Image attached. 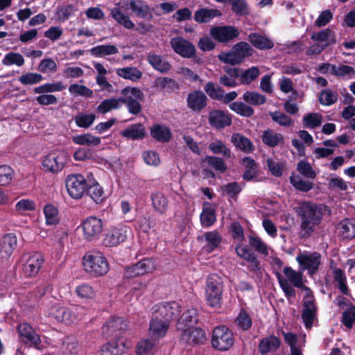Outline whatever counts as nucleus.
<instances>
[{
  "label": "nucleus",
  "mask_w": 355,
  "mask_h": 355,
  "mask_svg": "<svg viewBox=\"0 0 355 355\" xmlns=\"http://www.w3.org/2000/svg\"><path fill=\"white\" fill-rule=\"evenodd\" d=\"M283 272L288 283L290 282L293 286L305 291L302 319L305 328L311 329L313 321L316 318L318 311L313 293L309 287L304 284L302 272L295 271L290 266H285Z\"/></svg>",
  "instance_id": "1"
},
{
  "label": "nucleus",
  "mask_w": 355,
  "mask_h": 355,
  "mask_svg": "<svg viewBox=\"0 0 355 355\" xmlns=\"http://www.w3.org/2000/svg\"><path fill=\"white\" fill-rule=\"evenodd\" d=\"M297 215L301 220V237H309L322 219V206L313 202L303 201L300 203Z\"/></svg>",
  "instance_id": "2"
},
{
  "label": "nucleus",
  "mask_w": 355,
  "mask_h": 355,
  "mask_svg": "<svg viewBox=\"0 0 355 355\" xmlns=\"http://www.w3.org/2000/svg\"><path fill=\"white\" fill-rule=\"evenodd\" d=\"M85 270L94 277L103 276L109 271L107 259L98 251H89L83 258Z\"/></svg>",
  "instance_id": "3"
},
{
  "label": "nucleus",
  "mask_w": 355,
  "mask_h": 355,
  "mask_svg": "<svg viewBox=\"0 0 355 355\" xmlns=\"http://www.w3.org/2000/svg\"><path fill=\"white\" fill-rule=\"evenodd\" d=\"M223 292V282L221 278L216 274L209 275L205 286L207 305L213 308L220 307L222 303Z\"/></svg>",
  "instance_id": "4"
},
{
  "label": "nucleus",
  "mask_w": 355,
  "mask_h": 355,
  "mask_svg": "<svg viewBox=\"0 0 355 355\" xmlns=\"http://www.w3.org/2000/svg\"><path fill=\"white\" fill-rule=\"evenodd\" d=\"M121 104L125 105L129 113L139 114L142 109L140 101H143L145 97L143 92L137 87H126L121 90Z\"/></svg>",
  "instance_id": "5"
},
{
  "label": "nucleus",
  "mask_w": 355,
  "mask_h": 355,
  "mask_svg": "<svg viewBox=\"0 0 355 355\" xmlns=\"http://www.w3.org/2000/svg\"><path fill=\"white\" fill-rule=\"evenodd\" d=\"M234 336L232 331L225 325L216 327L212 332V347L220 352L229 350L234 343Z\"/></svg>",
  "instance_id": "6"
},
{
  "label": "nucleus",
  "mask_w": 355,
  "mask_h": 355,
  "mask_svg": "<svg viewBox=\"0 0 355 355\" xmlns=\"http://www.w3.org/2000/svg\"><path fill=\"white\" fill-rule=\"evenodd\" d=\"M69 160V157L65 151L53 150L43 157L42 168L46 172L58 173L63 170Z\"/></svg>",
  "instance_id": "7"
},
{
  "label": "nucleus",
  "mask_w": 355,
  "mask_h": 355,
  "mask_svg": "<svg viewBox=\"0 0 355 355\" xmlns=\"http://www.w3.org/2000/svg\"><path fill=\"white\" fill-rule=\"evenodd\" d=\"M180 306L176 302H162L152 308V318L162 320L170 324L180 313Z\"/></svg>",
  "instance_id": "8"
},
{
  "label": "nucleus",
  "mask_w": 355,
  "mask_h": 355,
  "mask_svg": "<svg viewBox=\"0 0 355 355\" xmlns=\"http://www.w3.org/2000/svg\"><path fill=\"white\" fill-rule=\"evenodd\" d=\"M87 181L85 178L79 173L69 175L65 182L67 192L73 199H80L86 193Z\"/></svg>",
  "instance_id": "9"
},
{
  "label": "nucleus",
  "mask_w": 355,
  "mask_h": 355,
  "mask_svg": "<svg viewBox=\"0 0 355 355\" xmlns=\"http://www.w3.org/2000/svg\"><path fill=\"white\" fill-rule=\"evenodd\" d=\"M17 330L20 339L24 344H28L30 347L37 350L44 349V346L42 345L40 336L28 323H20L18 324Z\"/></svg>",
  "instance_id": "10"
},
{
  "label": "nucleus",
  "mask_w": 355,
  "mask_h": 355,
  "mask_svg": "<svg viewBox=\"0 0 355 355\" xmlns=\"http://www.w3.org/2000/svg\"><path fill=\"white\" fill-rule=\"evenodd\" d=\"M155 269V261L151 258H144L137 263L125 268L124 278L132 279L152 272Z\"/></svg>",
  "instance_id": "11"
},
{
  "label": "nucleus",
  "mask_w": 355,
  "mask_h": 355,
  "mask_svg": "<svg viewBox=\"0 0 355 355\" xmlns=\"http://www.w3.org/2000/svg\"><path fill=\"white\" fill-rule=\"evenodd\" d=\"M25 262L22 265V271L25 277H32L36 276L42 268L44 259L40 252H33L24 256Z\"/></svg>",
  "instance_id": "12"
},
{
  "label": "nucleus",
  "mask_w": 355,
  "mask_h": 355,
  "mask_svg": "<svg viewBox=\"0 0 355 355\" xmlns=\"http://www.w3.org/2000/svg\"><path fill=\"white\" fill-rule=\"evenodd\" d=\"M180 342L186 345H200L206 340V334L198 327H187L181 329Z\"/></svg>",
  "instance_id": "13"
},
{
  "label": "nucleus",
  "mask_w": 355,
  "mask_h": 355,
  "mask_svg": "<svg viewBox=\"0 0 355 355\" xmlns=\"http://www.w3.org/2000/svg\"><path fill=\"white\" fill-rule=\"evenodd\" d=\"M235 251L239 257L249 263L247 268L250 272L257 274L261 271V261L254 252L241 243L236 245Z\"/></svg>",
  "instance_id": "14"
},
{
  "label": "nucleus",
  "mask_w": 355,
  "mask_h": 355,
  "mask_svg": "<svg viewBox=\"0 0 355 355\" xmlns=\"http://www.w3.org/2000/svg\"><path fill=\"white\" fill-rule=\"evenodd\" d=\"M208 122L211 128L220 130L232 125V117L227 112L214 109L209 112Z\"/></svg>",
  "instance_id": "15"
},
{
  "label": "nucleus",
  "mask_w": 355,
  "mask_h": 355,
  "mask_svg": "<svg viewBox=\"0 0 355 355\" xmlns=\"http://www.w3.org/2000/svg\"><path fill=\"white\" fill-rule=\"evenodd\" d=\"M128 230V227L125 225L110 228L104 235L103 244L106 247H114L119 245L126 240Z\"/></svg>",
  "instance_id": "16"
},
{
  "label": "nucleus",
  "mask_w": 355,
  "mask_h": 355,
  "mask_svg": "<svg viewBox=\"0 0 355 355\" xmlns=\"http://www.w3.org/2000/svg\"><path fill=\"white\" fill-rule=\"evenodd\" d=\"M209 99L200 89L190 92L186 99L187 107L192 112L200 113L207 106Z\"/></svg>",
  "instance_id": "17"
},
{
  "label": "nucleus",
  "mask_w": 355,
  "mask_h": 355,
  "mask_svg": "<svg viewBox=\"0 0 355 355\" xmlns=\"http://www.w3.org/2000/svg\"><path fill=\"white\" fill-rule=\"evenodd\" d=\"M84 238L92 241L97 238L103 231L102 220L96 216L87 218L81 224Z\"/></svg>",
  "instance_id": "18"
},
{
  "label": "nucleus",
  "mask_w": 355,
  "mask_h": 355,
  "mask_svg": "<svg viewBox=\"0 0 355 355\" xmlns=\"http://www.w3.org/2000/svg\"><path fill=\"white\" fill-rule=\"evenodd\" d=\"M222 239V235L216 230L206 232L197 237L198 242L205 243L202 250L209 254L213 252L220 246Z\"/></svg>",
  "instance_id": "19"
},
{
  "label": "nucleus",
  "mask_w": 355,
  "mask_h": 355,
  "mask_svg": "<svg viewBox=\"0 0 355 355\" xmlns=\"http://www.w3.org/2000/svg\"><path fill=\"white\" fill-rule=\"evenodd\" d=\"M296 260L303 270H307L310 275H313L321 264V255L316 252L309 255L300 254L296 257Z\"/></svg>",
  "instance_id": "20"
},
{
  "label": "nucleus",
  "mask_w": 355,
  "mask_h": 355,
  "mask_svg": "<svg viewBox=\"0 0 355 355\" xmlns=\"http://www.w3.org/2000/svg\"><path fill=\"white\" fill-rule=\"evenodd\" d=\"M211 37L218 42L227 43L236 38L239 35L238 29L232 26H215L211 28Z\"/></svg>",
  "instance_id": "21"
},
{
  "label": "nucleus",
  "mask_w": 355,
  "mask_h": 355,
  "mask_svg": "<svg viewBox=\"0 0 355 355\" xmlns=\"http://www.w3.org/2000/svg\"><path fill=\"white\" fill-rule=\"evenodd\" d=\"M173 50L182 58H190L196 54L195 46L182 37H175L171 40Z\"/></svg>",
  "instance_id": "22"
},
{
  "label": "nucleus",
  "mask_w": 355,
  "mask_h": 355,
  "mask_svg": "<svg viewBox=\"0 0 355 355\" xmlns=\"http://www.w3.org/2000/svg\"><path fill=\"white\" fill-rule=\"evenodd\" d=\"M127 6L136 17L148 21L153 19L150 6L144 0H130Z\"/></svg>",
  "instance_id": "23"
},
{
  "label": "nucleus",
  "mask_w": 355,
  "mask_h": 355,
  "mask_svg": "<svg viewBox=\"0 0 355 355\" xmlns=\"http://www.w3.org/2000/svg\"><path fill=\"white\" fill-rule=\"evenodd\" d=\"M170 324L163 320L152 318L150 321L148 336L158 340L166 334Z\"/></svg>",
  "instance_id": "24"
},
{
  "label": "nucleus",
  "mask_w": 355,
  "mask_h": 355,
  "mask_svg": "<svg viewBox=\"0 0 355 355\" xmlns=\"http://www.w3.org/2000/svg\"><path fill=\"white\" fill-rule=\"evenodd\" d=\"M200 220L203 227H210L216 221V206L205 201L202 204V211L200 215Z\"/></svg>",
  "instance_id": "25"
},
{
  "label": "nucleus",
  "mask_w": 355,
  "mask_h": 355,
  "mask_svg": "<svg viewBox=\"0 0 355 355\" xmlns=\"http://www.w3.org/2000/svg\"><path fill=\"white\" fill-rule=\"evenodd\" d=\"M126 349L124 340L118 338L104 345L101 349V355H122Z\"/></svg>",
  "instance_id": "26"
},
{
  "label": "nucleus",
  "mask_w": 355,
  "mask_h": 355,
  "mask_svg": "<svg viewBox=\"0 0 355 355\" xmlns=\"http://www.w3.org/2000/svg\"><path fill=\"white\" fill-rule=\"evenodd\" d=\"M17 237L12 234H6L0 241V256L1 258L10 257L17 247Z\"/></svg>",
  "instance_id": "27"
},
{
  "label": "nucleus",
  "mask_w": 355,
  "mask_h": 355,
  "mask_svg": "<svg viewBox=\"0 0 355 355\" xmlns=\"http://www.w3.org/2000/svg\"><path fill=\"white\" fill-rule=\"evenodd\" d=\"M198 322V313L196 309L191 308L184 311L178 320L177 329L191 327L196 324Z\"/></svg>",
  "instance_id": "28"
},
{
  "label": "nucleus",
  "mask_w": 355,
  "mask_h": 355,
  "mask_svg": "<svg viewBox=\"0 0 355 355\" xmlns=\"http://www.w3.org/2000/svg\"><path fill=\"white\" fill-rule=\"evenodd\" d=\"M85 193H87V195L89 196L96 204H101L106 199L103 187L95 179H93L92 181H89V184H87Z\"/></svg>",
  "instance_id": "29"
},
{
  "label": "nucleus",
  "mask_w": 355,
  "mask_h": 355,
  "mask_svg": "<svg viewBox=\"0 0 355 355\" xmlns=\"http://www.w3.org/2000/svg\"><path fill=\"white\" fill-rule=\"evenodd\" d=\"M120 135L128 139L140 140L143 139L146 135V132L144 126L139 123L130 125L128 128L123 130Z\"/></svg>",
  "instance_id": "30"
},
{
  "label": "nucleus",
  "mask_w": 355,
  "mask_h": 355,
  "mask_svg": "<svg viewBox=\"0 0 355 355\" xmlns=\"http://www.w3.org/2000/svg\"><path fill=\"white\" fill-rule=\"evenodd\" d=\"M221 15L222 12L218 9L202 8L195 12L193 19L199 24H206Z\"/></svg>",
  "instance_id": "31"
},
{
  "label": "nucleus",
  "mask_w": 355,
  "mask_h": 355,
  "mask_svg": "<svg viewBox=\"0 0 355 355\" xmlns=\"http://www.w3.org/2000/svg\"><path fill=\"white\" fill-rule=\"evenodd\" d=\"M152 206L155 212L164 215L166 214L168 207V200L162 192L157 191L150 195Z\"/></svg>",
  "instance_id": "32"
},
{
  "label": "nucleus",
  "mask_w": 355,
  "mask_h": 355,
  "mask_svg": "<svg viewBox=\"0 0 355 355\" xmlns=\"http://www.w3.org/2000/svg\"><path fill=\"white\" fill-rule=\"evenodd\" d=\"M50 314L58 321L69 324L73 322L74 315L71 311L64 306H53Z\"/></svg>",
  "instance_id": "33"
},
{
  "label": "nucleus",
  "mask_w": 355,
  "mask_h": 355,
  "mask_svg": "<svg viewBox=\"0 0 355 355\" xmlns=\"http://www.w3.org/2000/svg\"><path fill=\"white\" fill-rule=\"evenodd\" d=\"M280 345L281 340L278 337L271 335L261 340L258 350L261 355H265L270 352L277 350Z\"/></svg>",
  "instance_id": "34"
},
{
  "label": "nucleus",
  "mask_w": 355,
  "mask_h": 355,
  "mask_svg": "<svg viewBox=\"0 0 355 355\" xmlns=\"http://www.w3.org/2000/svg\"><path fill=\"white\" fill-rule=\"evenodd\" d=\"M248 40L253 46L259 50H269L274 47V43L268 37L257 33H252L248 37Z\"/></svg>",
  "instance_id": "35"
},
{
  "label": "nucleus",
  "mask_w": 355,
  "mask_h": 355,
  "mask_svg": "<svg viewBox=\"0 0 355 355\" xmlns=\"http://www.w3.org/2000/svg\"><path fill=\"white\" fill-rule=\"evenodd\" d=\"M241 164L245 167L243 174V179L246 181H251L259 175L258 164L255 160L250 157H244Z\"/></svg>",
  "instance_id": "36"
},
{
  "label": "nucleus",
  "mask_w": 355,
  "mask_h": 355,
  "mask_svg": "<svg viewBox=\"0 0 355 355\" xmlns=\"http://www.w3.org/2000/svg\"><path fill=\"white\" fill-rule=\"evenodd\" d=\"M147 61L155 70L162 73H166L171 69V65L168 62L164 60L160 55L154 53L148 54Z\"/></svg>",
  "instance_id": "37"
},
{
  "label": "nucleus",
  "mask_w": 355,
  "mask_h": 355,
  "mask_svg": "<svg viewBox=\"0 0 355 355\" xmlns=\"http://www.w3.org/2000/svg\"><path fill=\"white\" fill-rule=\"evenodd\" d=\"M154 86L162 92L172 93L180 89V85L174 79L168 77H157Z\"/></svg>",
  "instance_id": "38"
},
{
  "label": "nucleus",
  "mask_w": 355,
  "mask_h": 355,
  "mask_svg": "<svg viewBox=\"0 0 355 355\" xmlns=\"http://www.w3.org/2000/svg\"><path fill=\"white\" fill-rule=\"evenodd\" d=\"M150 135L156 141L166 143L170 141L171 132L167 126L155 124L150 128Z\"/></svg>",
  "instance_id": "39"
},
{
  "label": "nucleus",
  "mask_w": 355,
  "mask_h": 355,
  "mask_svg": "<svg viewBox=\"0 0 355 355\" xmlns=\"http://www.w3.org/2000/svg\"><path fill=\"white\" fill-rule=\"evenodd\" d=\"M231 141L236 148L243 152L252 153L254 150L252 142L248 137L239 133L233 134Z\"/></svg>",
  "instance_id": "40"
},
{
  "label": "nucleus",
  "mask_w": 355,
  "mask_h": 355,
  "mask_svg": "<svg viewBox=\"0 0 355 355\" xmlns=\"http://www.w3.org/2000/svg\"><path fill=\"white\" fill-rule=\"evenodd\" d=\"M261 140L265 145L270 148L284 144L282 135L275 132L271 129H267L263 132Z\"/></svg>",
  "instance_id": "41"
},
{
  "label": "nucleus",
  "mask_w": 355,
  "mask_h": 355,
  "mask_svg": "<svg viewBox=\"0 0 355 355\" xmlns=\"http://www.w3.org/2000/svg\"><path fill=\"white\" fill-rule=\"evenodd\" d=\"M311 39L316 42H324V44H328V46L336 43L335 33L329 28L313 33L311 35Z\"/></svg>",
  "instance_id": "42"
},
{
  "label": "nucleus",
  "mask_w": 355,
  "mask_h": 355,
  "mask_svg": "<svg viewBox=\"0 0 355 355\" xmlns=\"http://www.w3.org/2000/svg\"><path fill=\"white\" fill-rule=\"evenodd\" d=\"M72 140L76 144L89 147L98 146L101 141L100 137L94 136L90 133L76 135L72 137Z\"/></svg>",
  "instance_id": "43"
},
{
  "label": "nucleus",
  "mask_w": 355,
  "mask_h": 355,
  "mask_svg": "<svg viewBox=\"0 0 355 355\" xmlns=\"http://www.w3.org/2000/svg\"><path fill=\"white\" fill-rule=\"evenodd\" d=\"M119 52L117 47L113 44H101L92 47L89 53L96 58H102L106 55H114Z\"/></svg>",
  "instance_id": "44"
},
{
  "label": "nucleus",
  "mask_w": 355,
  "mask_h": 355,
  "mask_svg": "<svg viewBox=\"0 0 355 355\" xmlns=\"http://www.w3.org/2000/svg\"><path fill=\"white\" fill-rule=\"evenodd\" d=\"M47 225H55L60 223L59 211L57 207L49 203L43 209Z\"/></svg>",
  "instance_id": "45"
},
{
  "label": "nucleus",
  "mask_w": 355,
  "mask_h": 355,
  "mask_svg": "<svg viewBox=\"0 0 355 355\" xmlns=\"http://www.w3.org/2000/svg\"><path fill=\"white\" fill-rule=\"evenodd\" d=\"M204 91L211 99L220 101L222 99L224 89L216 83L209 81L204 85Z\"/></svg>",
  "instance_id": "46"
},
{
  "label": "nucleus",
  "mask_w": 355,
  "mask_h": 355,
  "mask_svg": "<svg viewBox=\"0 0 355 355\" xmlns=\"http://www.w3.org/2000/svg\"><path fill=\"white\" fill-rule=\"evenodd\" d=\"M120 97L119 98H107L101 102L97 107V112L104 114L112 110H118L121 107Z\"/></svg>",
  "instance_id": "47"
},
{
  "label": "nucleus",
  "mask_w": 355,
  "mask_h": 355,
  "mask_svg": "<svg viewBox=\"0 0 355 355\" xmlns=\"http://www.w3.org/2000/svg\"><path fill=\"white\" fill-rule=\"evenodd\" d=\"M66 87L60 81L45 83L34 88L35 94H47L64 90Z\"/></svg>",
  "instance_id": "48"
},
{
  "label": "nucleus",
  "mask_w": 355,
  "mask_h": 355,
  "mask_svg": "<svg viewBox=\"0 0 355 355\" xmlns=\"http://www.w3.org/2000/svg\"><path fill=\"white\" fill-rule=\"evenodd\" d=\"M229 107L231 110L244 117H251L254 113V110L251 106L243 102H233L230 104Z\"/></svg>",
  "instance_id": "49"
},
{
  "label": "nucleus",
  "mask_w": 355,
  "mask_h": 355,
  "mask_svg": "<svg viewBox=\"0 0 355 355\" xmlns=\"http://www.w3.org/2000/svg\"><path fill=\"white\" fill-rule=\"evenodd\" d=\"M243 100L252 105L259 106L266 102V97L257 92H245L242 97Z\"/></svg>",
  "instance_id": "50"
},
{
  "label": "nucleus",
  "mask_w": 355,
  "mask_h": 355,
  "mask_svg": "<svg viewBox=\"0 0 355 355\" xmlns=\"http://www.w3.org/2000/svg\"><path fill=\"white\" fill-rule=\"evenodd\" d=\"M334 279L338 283L339 290L345 295L349 293V288L347 285V278L344 270L339 268H335L333 270Z\"/></svg>",
  "instance_id": "51"
},
{
  "label": "nucleus",
  "mask_w": 355,
  "mask_h": 355,
  "mask_svg": "<svg viewBox=\"0 0 355 355\" xmlns=\"http://www.w3.org/2000/svg\"><path fill=\"white\" fill-rule=\"evenodd\" d=\"M116 73L124 79L136 81L142 76V73L136 67H125L118 69Z\"/></svg>",
  "instance_id": "52"
},
{
  "label": "nucleus",
  "mask_w": 355,
  "mask_h": 355,
  "mask_svg": "<svg viewBox=\"0 0 355 355\" xmlns=\"http://www.w3.org/2000/svg\"><path fill=\"white\" fill-rule=\"evenodd\" d=\"M249 245L258 253L264 256H268L269 254L268 248L262 239L258 236L249 235Z\"/></svg>",
  "instance_id": "53"
},
{
  "label": "nucleus",
  "mask_w": 355,
  "mask_h": 355,
  "mask_svg": "<svg viewBox=\"0 0 355 355\" xmlns=\"http://www.w3.org/2000/svg\"><path fill=\"white\" fill-rule=\"evenodd\" d=\"M340 232L343 236L347 239H352L355 237V220L347 218L340 223Z\"/></svg>",
  "instance_id": "54"
},
{
  "label": "nucleus",
  "mask_w": 355,
  "mask_h": 355,
  "mask_svg": "<svg viewBox=\"0 0 355 355\" xmlns=\"http://www.w3.org/2000/svg\"><path fill=\"white\" fill-rule=\"evenodd\" d=\"M234 49L241 63L245 58L251 56L253 53V49L245 42H240L234 46Z\"/></svg>",
  "instance_id": "55"
},
{
  "label": "nucleus",
  "mask_w": 355,
  "mask_h": 355,
  "mask_svg": "<svg viewBox=\"0 0 355 355\" xmlns=\"http://www.w3.org/2000/svg\"><path fill=\"white\" fill-rule=\"evenodd\" d=\"M322 122V116L318 113H309L303 117V126L309 129L319 127Z\"/></svg>",
  "instance_id": "56"
},
{
  "label": "nucleus",
  "mask_w": 355,
  "mask_h": 355,
  "mask_svg": "<svg viewBox=\"0 0 355 355\" xmlns=\"http://www.w3.org/2000/svg\"><path fill=\"white\" fill-rule=\"evenodd\" d=\"M107 327L110 332L124 331L127 328V324L123 318L114 317L106 322L103 328Z\"/></svg>",
  "instance_id": "57"
},
{
  "label": "nucleus",
  "mask_w": 355,
  "mask_h": 355,
  "mask_svg": "<svg viewBox=\"0 0 355 355\" xmlns=\"http://www.w3.org/2000/svg\"><path fill=\"white\" fill-rule=\"evenodd\" d=\"M259 74V69L257 67H251L246 70L242 69V72H241L240 82L243 85H249L253 80L257 79Z\"/></svg>",
  "instance_id": "58"
},
{
  "label": "nucleus",
  "mask_w": 355,
  "mask_h": 355,
  "mask_svg": "<svg viewBox=\"0 0 355 355\" xmlns=\"http://www.w3.org/2000/svg\"><path fill=\"white\" fill-rule=\"evenodd\" d=\"M2 64L5 66H10L15 64L21 67L24 64V58L19 53L10 52L4 55L2 60Z\"/></svg>",
  "instance_id": "59"
},
{
  "label": "nucleus",
  "mask_w": 355,
  "mask_h": 355,
  "mask_svg": "<svg viewBox=\"0 0 355 355\" xmlns=\"http://www.w3.org/2000/svg\"><path fill=\"white\" fill-rule=\"evenodd\" d=\"M157 340L148 338L139 341L136 347V353L137 355H144L148 354L155 346Z\"/></svg>",
  "instance_id": "60"
},
{
  "label": "nucleus",
  "mask_w": 355,
  "mask_h": 355,
  "mask_svg": "<svg viewBox=\"0 0 355 355\" xmlns=\"http://www.w3.org/2000/svg\"><path fill=\"white\" fill-rule=\"evenodd\" d=\"M236 323L238 328L243 331H247L251 328L252 321L250 315L244 309H242L236 319Z\"/></svg>",
  "instance_id": "61"
},
{
  "label": "nucleus",
  "mask_w": 355,
  "mask_h": 355,
  "mask_svg": "<svg viewBox=\"0 0 355 355\" xmlns=\"http://www.w3.org/2000/svg\"><path fill=\"white\" fill-rule=\"evenodd\" d=\"M231 10L236 15L244 16L249 14L248 3L245 0H230Z\"/></svg>",
  "instance_id": "62"
},
{
  "label": "nucleus",
  "mask_w": 355,
  "mask_h": 355,
  "mask_svg": "<svg viewBox=\"0 0 355 355\" xmlns=\"http://www.w3.org/2000/svg\"><path fill=\"white\" fill-rule=\"evenodd\" d=\"M96 119V115L93 113L91 114H80L76 115L74 121L76 125L79 128H88Z\"/></svg>",
  "instance_id": "63"
},
{
  "label": "nucleus",
  "mask_w": 355,
  "mask_h": 355,
  "mask_svg": "<svg viewBox=\"0 0 355 355\" xmlns=\"http://www.w3.org/2000/svg\"><path fill=\"white\" fill-rule=\"evenodd\" d=\"M204 162H207L208 165L211 166L216 171L221 173L225 172L227 168L224 160L218 157L208 155L205 157Z\"/></svg>",
  "instance_id": "64"
}]
</instances>
